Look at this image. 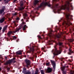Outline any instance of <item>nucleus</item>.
Masks as SVG:
<instances>
[{
  "instance_id": "412c9836",
  "label": "nucleus",
  "mask_w": 74,
  "mask_h": 74,
  "mask_svg": "<svg viewBox=\"0 0 74 74\" xmlns=\"http://www.w3.org/2000/svg\"><path fill=\"white\" fill-rule=\"evenodd\" d=\"M28 27L26 25H24L23 27V30H26V28H27Z\"/></svg>"
},
{
  "instance_id": "393cba45",
  "label": "nucleus",
  "mask_w": 74,
  "mask_h": 74,
  "mask_svg": "<svg viewBox=\"0 0 74 74\" xmlns=\"http://www.w3.org/2000/svg\"><path fill=\"white\" fill-rule=\"evenodd\" d=\"M69 73L70 74H74V71L72 70H70V72Z\"/></svg>"
},
{
  "instance_id": "864d4df0",
  "label": "nucleus",
  "mask_w": 74,
  "mask_h": 74,
  "mask_svg": "<svg viewBox=\"0 0 74 74\" xmlns=\"http://www.w3.org/2000/svg\"><path fill=\"white\" fill-rule=\"evenodd\" d=\"M0 71H1V68H0Z\"/></svg>"
},
{
  "instance_id": "4c0bfd02",
  "label": "nucleus",
  "mask_w": 74,
  "mask_h": 74,
  "mask_svg": "<svg viewBox=\"0 0 74 74\" xmlns=\"http://www.w3.org/2000/svg\"><path fill=\"white\" fill-rule=\"evenodd\" d=\"M49 63H50V62H48V63H46V64L47 66H48V65L49 64Z\"/></svg>"
},
{
  "instance_id": "4d7b16f0",
  "label": "nucleus",
  "mask_w": 74,
  "mask_h": 74,
  "mask_svg": "<svg viewBox=\"0 0 74 74\" xmlns=\"http://www.w3.org/2000/svg\"><path fill=\"white\" fill-rule=\"evenodd\" d=\"M36 14H37V12H36Z\"/></svg>"
},
{
  "instance_id": "4be33fe9",
  "label": "nucleus",
  "mask_w": 74,
  "mask_h": 74,
  "mask_svg": "<svg viewBox=\"0 0 74 74\" xmlns=\"http://www.w3.org/2000/svg\"><path fill=\"white\" fill-rule=\"evenodd\" d=\"M24 16L23 18L24 19H26V17H27V14L25 13L24 14Z\"/></svg>"
},
{
  "instance_id": "a211bd4d",
  "label": "nucleus",
  "mask_w": 74,
  "mask_h": 74,
  "mask_svg": "<svg viewBox=\"0 0 74 74\" xmlns=\"http://www.w3.org/2000/svg\"><path fill=\"white\" fill-rule=\"evenodd\" d=\"M8 64H11V61H10V60H9L8 62L5 63V65L6 66L7 65H8Z\"/></svg>"
},
{
  "instance_id": "ddd939ff",
  "label": "nucleus",
  "mask_w": 74,
  "mask_h": 74,
  "mask_svg": "<svg viewBox=\"0 0 74 74\" xmlns=\"http://www.w3.org/2000/svg\"><path fill=\"white\" fill-rule=\"evenodd\" d=\"M7 27H8V25H6L3 28L2 30V32L3 33H4V32H5V30H6L7 29Z\"/></svg>"
},
{
  "instance_id": "a18cd8bd",
  "label": "nucleus",
  "mask_w": 74,
  "mask_h": 74,
  "mask_svg": "<svg viewBox=\"0 0 74 74\" xmlns=\"http://www.w3.org/2000/svg\"><path fill=\"white\" fill-rule=\"evenodd\" d=\"M16 1H17V0H14L13 1L14 3H15Z\"/></svg>"
},
{
  "instance_id": "052dcab7",
  "label": "nucleus",
  "mask_w": 74,
  "mask_h": 74,
  "mask_svg": "<svg viewBox=\"0 0 74 74\" xmlns=\"http://www.w3.org/2000/svg\"><path fill=\"white\" fill-rule=\"evenodd\" d=\"M57 0H53V1H56Z\"/></svg>"
},
{
  "instance_id": "a19ab883",
  "label": "nucleus",
  "mask_w": 74,
  "mask_h": 74,
  "mask_svg": "<svg viewBox=\"0 0 74 74\" xmlns=\"http://www.w3.org/2000/svg\"><path fill=\"white\" fill-rule=\"evenodd\" d=\"M66 52H67V51H66V50H64V53H66Z\"/></svg>"
},
{
  "instance_id": "c85d7f7f",
  "label": "nucleus",
  "mask_w": 74,
  "mask_h": 74,
  "mask_svg": "<svg viewBox=\"0 0 74 74\" xmlns=\"http://www.w3.org/2000/svg\"><path fill=\"white\" fill-rule=\"evenodd\" d=\"M18 31H19V29H17L15 31H14V33H16V32H18Z\"/></svg>"
},
{
  "instance_id": "473e14b6",
  "label": "nucleus",
  "mask_w": 74,
  "mask_h": 74,
  "mask_svg": "<svg viewBox=\"0 0 74 74\" xmlns=\"http://www.w3.org/2000/svg\"><path fill=\"white\" fill-rule=\"evenodd\" d=\"M23 27V26L22 25H21L19 27V28H18V29H19V30H20V29H22V28Z\"/></svg>"
},
{
  "instance_id": "c9c22d12",
  "label": "nucleus",
  "mask_w": 74,
  "mask_h": 74,
  "mask_svg": "<svg viewBox=\"0 0 74 74\" xmlns=\"http://www.w3.org/2000/svg\"><path fill=\"white\" fill-rule=\"evenodd\" d=\"M37 37H38V38H40V39H42V38H41V36L39 35H38Z\"/></svg>"
},
{
  "instance_id": "c756f323",
  "label": "nucleus",
  "mask_w": 74,
  "mask_h": 74,
  "mask_svg": "<svg viewBox=\"0 0 74 74\" xmlns=\"http://www.w3.org/2000/svg\"><path fill=\"white\" fill-rule=\"evenodd\" d=\"M69 41L70 42H73L74 41V40L73 39H71L69 40Z\"/></svg>"
},
{
  "instance_id": "f257e3e1",
  "label": "nucleus",
  "mask_w": 74,
  "mask_h": 74,
  "mask_svg": "<svg viewBox=\"0 0 74 74\" xmlns=\"http://www.w3.org/2000/svg\"><path fill=\"white\" fill-rule=\"evenodd\" d=\"M72 16H73L72 15L71 16L70 14H67L66 16V21H65L64 18H61L60 19L61 21L59 20V22H62V21L63 25L66 24V25H71L72 23L70 22V21L71 19V17H72Z\"/></svg>"
},
{
  "instance_id": "58836bf2",
  "label": "nucleus",
  "mask_w": 74,
  "mask_h": 74,
  "mask_svg": "<svg viewBox=\"0 0 74 74\" xmlns=\"http://www.w3.org/2000/svg\"><path fill=\"white\" fill-rule=\"evenodd\" d=\"M49 32H50L51 33V32H53V30H52L51 29H50V30H49Z\"/></svg>"
},
{
  "instance_id": "de8ad7c7",
  "label": "nucleus",
  "mask_w": 74,
  "mask_h": 74,
  "mask_svg": "<svg viewBox=\"0 0 74 74\" xmlns=\"http://www.w3.org/2000/svg\"><path fill=\"white\" fill-rule=\"evenodd\" d=\"M42 69V68L41 67H40L39 68V70H41Z\"/></svg>"
},
{
  "instance_id": "6e6d98bb",
  "label": "nucleus",
  "mask_w": 74,
  "mask_h": 74,
  "mask_svg": "<svg viewBox=\"0 0 74 74\" xmlns=\"http://www.w3.org/2000/svg\"><path fill=\"white\" fill-rule=\"evenodd\" d=\"M70 58H73V56H71Z\"/></svg>"
},
{
  "instance_id": "bb28decb",
  "label": "nucleus",
  "mask_w": 74,
  "mask_h": 74,
  "mask_svg": "<svg viewBox=\"0 0 74 74\" xmlns=\"http://www.w3.org/2000/svg\"><path fill=\"white\" fill-rule=\"evenodd\" d=\"M56 38H58V39L60 38V36L58 35H57L56 36Z\"/></svg>"
},
{
  "instance_id": "e433bc0d",
  "label": "nucleus",
  "mask_w": 74,
  "mask_h": 74,
  "mask_svg": "<svg viewBox=\"0 0 74 74\" xmlns=\"http://www.w3.org/2000/svg\"><path fill=\"white\" fill-rule=\"evenodd\" d=\"M69 51L70 52H73V51H72L71 49L70 48L69 49Z\"/></svg>"
},
{
  "instance_id": "e2e57ef3",
  "label": "nucleus",
  "mask_w": 74,
  "mask_h": 74,
  "mask_svg": "<svg viewBox=\"0 0 74 74\" xmlns=\"http://www.w3.org/2000/svg\"><path fill=\"white\" fill-rule=\"evenodd\" d=\"M66 59H67V58L66 57Z\"/></svg>"
},
{
  "instance_id": "603ef678",
  "label": "nucleus",
  "mask_w": 74,
  "mask_h": 74,
  "mask_svg": "<svg viewBox=\"0 0 74 74\" xmlns=\"http://www.w3.org/2000/svg\"><path fill=\"white\" fill-rule=\"evenodd\" d=\"M31 19L33 20V21H34V19H33V18H32Z\"/></svg>"
},
{
  "instance_id": "f704fd0d",
  "label": "nucleus",
  "mask_w": 74,
  "mask_h": 74,
  "mask_svg": "<svg viewBox=\"0 0 74 74\" xmlns=\"http://www.w3.org/2000/svg\"><path fill=\"white\" fill-rule=\"evenodd\" d=\"M73 53V52H69L68 53V54L69 55H71V53Z\"/></svg>"
},
{
  "instance_id": "f03ea898",
  "label": "nucleus",
  "mask_w": 74,
  "mask_h": 74,
  "mask_svg": "<svg viewBox=\"0 0 74 74\" xmlns=\"http://www.w3.org/2000/svg\"><path fill=\"white\" fill-rule=\"evenodd\" d=\"M54 48L55 49L53 50L52 51V52H54L53 53V54L54 55L53 57V59L55 58V56H58V55H59V54H60V53H62V49L60 48V51L57 50L56 45L54 47Z\"/></svg>"
},
{
  "instance_id": "1a4fd4ad",
  "label": "nucleus",
  "mask_w": 74,
  "mask_h": 74,
  "mask_svg": "<svg viewBox=\"0 0 74 74\" xmlns=\"http://www.w3.org/2000/svg\"><path fill=\"white\" fill-rule=\"evenodd\" d=\"M5 8V6H3L2 7V9L0 10V15L2 14V15H4L5 14L4 10Z\"/></svg>"
},
{
  "instance_id": "f8f14e48",
  "label": "nucleus",
  "mask_w": 74,
  "mask_h": 74,
  "mask_svg": "<svg viewBox=\"0 0 74 74\" xmlns=\"http://www.w3.org/2000/svg\"><path fill=\"white\" fill-rule=\"evenodd\" d=\"M57 45H58L59 46H61V47H60L59 49H60V48H61V49H62V47H63V43L61 42L58 41V43H57Z\"/></svg>"
},
{
  "instance_id": "5701e85b",
  "label": "nucleus",
  "mask_w": 74,
  "mask_h": 74,
  "mask_svg": "<svg viewBox=\"0 0 74 74\" xmlns=\"http://www.w3.org/2000/svg\"><path fill=\"white\" fill-rule=\"evenodd\" d=\"M52 42H53L52 40H49L48 42V44L49 45H51V44H52Z\"/></svg>"
},
{
  "instance_id": "680f3d73",
  "label": "nucleus",
  "mask_w": 74,
  "mask_h": 74,
  "mask_svg": "<svg viewBox=\"0 0 74 74\" xmlns=\"http://www.w3.org/2000/svg\"><path fill=\"white\" fill-rule=\"evenodd\" d=\"M63 63H64V61H63Z\"/></svg>"
},
{
  "instance_id": "f3484780",
  "label": "nucleus",
  "mask_w": 74,
  "mask_h": 74,
  "mask_svg": "<svg viewBox=\"0 0 74 74\" xmlns=\"http://www.w3.org/2000/svg\"><path fill=\"white\" fill-rule=\"evenodd\" d=\"M16 55H22V51H18L16 53Z\"/></svg>"
},
{
  "instance_id": "aec40b11",
  "label": "nucleus",
  "mask_w": 74,
  "mask_h": 74,
  "mask_svg": "<svg viewBox=\"0 0 74 74\" xmlns=\"http://www.w3.org/2000/svg\"><path fill=\"white\" fill-rule=\"evenodd\" d=\"M4 2H5V4H8V2L10 1V0H4ZM2 1V0H0V1Z\"/></svg>"
},
{
  "instance_id": "79ce46f5",
  "label": "nucleus",
  "mask_w": 74,
  "mask_h": 74,
  "mask_svg": "<svg viewBox=\"0 0 74 74\" xmlns=\"http://www.w3.org/2000/svg\"><path fill=\"white\" fill-rule=\"evenodd\" d=\"M10 68H8L7 69V70H8V71H9L10 70Z\"/></svg>"
},
{
  "instance_id": "72a5a7b5",
  "label": "nucleus",
  "mask_w": 74,
  "mask_h": 74,
  "mask_svg": "<svg viewBox=\"0 0 74 74\" xmlns=\"http://www.w3.org/2000/svg\"><path fill=\"white\" fill-rule=\"evenodd\" d=\"M17 13H18L16 12L15 13L13 14V16H16V15H18Z\"/></svg>"
},
{
  "instance_id": "39448f33",
  "label": "nucleus",
  "mask_w": 74,
  "mask_h": 74,
  "mask_svg": "<svg viewBox=\"0 0 74 74\" xmlns=\"http://www.w3.org/2000/svg\"><path fill=\"white\" fill-rule=\"evenodd\" d=\"M70 3H69V4L68 5H66L65 4L64 5H62V8L64 10H66L68 11H69V9H70Z\"/></svg>"
},
{
  "instance_id": "cd10ccee",
  "label": "nucleus",
  "mask_w": 74,
  "mask_h": 74,
  "mask_svg": "<svg viewBox=\"0 0 74 74\" xmlns=\"http://www.w3.org/2000/svg\"><path fill=\"white\" fill-rule=\"evenodd\" d=\"M38 71H39L38 70V69H37L36 70V71H35V74H38Z\"/></svg>"
},
{
  "instance_id": "dca6fc26",
  "label": "nucleus",
  "mask_w": 74,
  "mask_h": 74,
  "mask_svg": "<svg viewBox=\"0 0 74 74\" xmlns=\"http://www.w3.org/2000/svg\"><path fill=\"white\" fill-rule=\"evenodd\" d=\"M5 21V17H3L0 20V23H3Z\"/></svg>"
},
{
  "instance_id": "49530a36",
  "label": "nucleus",
  "mask_w": 74,
  "mask_h": 74,
  "mask_svg": "<svg viewBox=\"0 0 74 74\" xmlns=\"http://www.w3.org/2000/svg\"><path fill=\"white\" fill-rule=\"evenodd\" d=\"M5 59H6V60H7V57H5Z\"/></svg>"
},
{
  "instance_id": "0e129e2a",
  "label": "nucleus",
  "mask_w": 74,
  "mask_h": 74,
  "mask_svg": "<svg viewBox=\"0 0 74 74\" xmlns=\"http://www.w3.org/2000/svg\"><path fill=\"white\" fill-rule=\"evenodd\" d=\"M44 36V35L42 34V36Z\"/></svg>"
},
{
  "instance_id": "a878e982",
  "label": "nucleus",
  "mask_w": 74,
  "mask_h": 74,
  "mask_svg": "<svg viewBox=\"0 0 74 74\" xmlns=\"http://www.w3.org/2000/svg\"><path fill=\"white\" fill-rule=\"evenodd\" d=\"M25 74H31V72L29 71H27Z\"/></svg>"
},
{
  "instance_id": "6ab92c4d",
  "label": "nucleus",
  "mask_w": 74,
  "mask_h": 74,
  "mask_svg": "<svg viewBox=\"0 0 74 74\" xmlns=\"http://www.w3.org/2000/svg\"><path fill=\"white\" fill-rule=\"evenodd\" d=\"M12 33V31H9L8 32V33L7 34V35L9 37H10L11 34Z\"/></svg>"
},
{
  "instance_id": "2eb2a0df",
  "label": "nucleus",
  "mask_w": 74,
  "mask_h": 74,
  "mask_svg": "<svg viewBox=\"0 0 74 74\" xmlns=\"http://www.w3.org/2000/svg\"><path fill=\"white\" fill-rule=\"evenodd\" d=\"M14 60H15V58H13L12 59L10 60H9L10 61V64L12 62L14 63H15V62H16V61Z\"/></svg>"
},
{
  "instance_id": "5fc2aeb1",
  "label": "nucleus",
  "mask_w": 74,
  "mask_h": 74,
  "mask_svg": "<svg viewBox=\"0 0 74 74\" xmlns=\"http://www.w3.org/2000/svg\"><path fill=\"white\" fill-rule=\"evenodd\" d=\"M44 51L45 52H46V51L45 50H44Z\"/></svg>"
},
{
  "instance_id": "ea45409f",
  "label": "nucleus",
  "mask_w": 74,
  "mask_h": 74,
  "mask_svg": "<svg viewBox=\"0 0 74 74\" xmlns=\"http://www.w3.org/2000/svg\"><path fill=\"white\" fill-rule=\"evenodd\" d=\"M16 20L19 21V17H17L16 18Z\"/></svg>"
},
{
  "instance_id": "bf43d9fd",
  "label": "nucleus",
  "mask_w": 74,
  "mask_h": 74,
  "mask_svg": "<svg viewBox=\"0 0 74 74\" xmlns=\"http://www.w3.org/2000/svg\"><path fill=\"white\" fill-rule=\"evenodd\" d=\"M14 25H16V23H14Z\"/></svg>"
},
{
  "instance_id": "c03bdc74",
  "label": "nucleus",
  "mask_w": 74,
  "mask_h": 74,
  "mask_svg": "<svg viewBox=\"0 0 74 74\" xmlns=\"http://www.w3.org/2000/svg\"><path fill=\"white\" fill-rule=\"evenodd\" d=\"M1 29H2V27H0V31L1 30Z\"/></svg>"
},
{
  "instance_id": "3c124183",
  "label": "nucleus",
  "mask_w": 74,
  "mask_h": 74,
  "mask_svg": "<svg viewBox=\"0 0 74 74\" xmlns=\"http://www.w3.org/2000/svg\"><path fill=\"white\" fill-rule=\"evenodd\" d=\"M24 24H25V23L23 22L22 23V25H24Z\"/></svg>"
},
{
  "instance_id": "7c9ffc66",
  "label": "nucleus",
  "mask_w": 74,
  "mask_h": 74,
  "mask_svg": "<svg viewBox=\"0 0 74 74\" xmlns=\"http://www.w3.org/2000/svg\"><path fill=\"white\" fill-rule=\"evenodd\" d=\"M40 73L41 74H45L44 72V70H40Z\"/></svg>"
},
{
  "instance_id": "37998d69",
  "label": "nucleus",
  "mask_w": 74,
  "mask_h": 74,
  "mask_svg": "<svg viewBox=\"0 0 74 74\" xmlns=\"http://www.w3.org/2000/svg\"><path fill=\"white\" fill-rule=\"evenodd\" d=\"M18 41H19V39H18L16 40V41L17 42H18Z\"/></svg>"
},
{
  "instance_id": "13d9d810",
  "label": "nucleus",
  "mask_w": 74,
  "mask_h": 74,
  "mask_svg": "<svg viewBox=\"0 0 74 74\" xmlns=\"http://www.w3.org/2000/svg\"><path fill=\"white\" fill-rule=\"evenodd\" d=\"M69 60L70 62H71V60Z\"/></svg>"
},
{
  "instance_id": "338daca9",
  "label": "nucleus",
  "mask_w": 74,
  "mask_h": 74,
  "mask_svg": "<svg viewBox=\"0 0 74 74\" xmlns=\"http://www.w3.org/2000/svg\"><path fill=\"white\" fill-rule=\"evenodd\" d=\"M58 27V26H56V27Z\"/></svg>"
},
{
  "instance_id": "423d86ee",
  "label": "nucleus",
  "mask_w": 74,
  "mask_h": 74,
  "mask_svg": "<svg viewBox=\"0 0 74 74\" xmlns=\"http://www.w3.org/2000/svg\"><path fill=\"white\" fill-rule=\"evenodd\" d=\"M25 3L24 1H22L20 2V6L21 7L19 8L18 10L19 11H22L23 10H24L25 8V6H24V7H23V3Z\"/></svg>"
},
{
  "instance_id": "b1692460",
  "label": "nucleus",
  "mask_w": 74,
  "mask_h": 74,
  "mask_svg": "<svg viewBox=\"0 0 74 74\" xmlns=\"http://www.w3.org/2000/svg\"><path fill=\"white\" fill-rule=\"evenodd\" d=\"M38 2H39V1L37 0L35 1L34 3V5H36L38 3Z\"/></svg>"
},
{
  "instance_id": "2f4dec72",
  "label": "nucleus",
  "mask_w": 74,
  "mask_h": 74,
  "mask_svg": "<svg viewBox=\"0 0 74 74\" xmlns=\"http://www.w3.org/2000/svg\"><path fill=\"white\" fill-rule=\"evenodd\" d=\"M12 37L13 40H16V37L15 36H12Z\"/></svg>"
},
{
  "instance_id": "4468645a",
  "label": "nucleus",
  "mask_w": 74,
  "mask_h": 74,
  "mask_svg": "<svg viewBox=\"0 0 74 74\" xmlns=\"http://www.w3.org/2000/svg\"><path fill=\"white\" fill-rule=\"evenodd\" d=\"M23 71H22V73L24 74H25L26 73V72L27 71V70L26 68H25V67H24L23 69Z\"/></svg>"
},
{
  "instance_id": "774afa93",
  "label": "nucleus",
  "mask_w": 74,
  "mask_h": 74,
  "mask_svg": "<svg viewBox=\"0 0 74 74\" xmlns=\"http://www.w3.org/2000/svg\"><path fill=\"white\" fill-rule=\"evenodd\" d=\"M27 56H29V55H28Z\"/></svg>"
},
{
  "instance_id": "8fccbe9b",
  "label": "nucleus",
  "mask_w": 74,
  "mask_h": 74,
  "mask_svg": "<svg viewBox=\"0 0 74 74\" xmlns=\"http://www.w3.org/2000/svg\"><path fill=\"white\" fill-rule=\"evenodd\" d=\"M42 50H44V48L43 47H42Z\"/></svg>"
},
{
  "instance_id": "0eeeda50",
  "label": "nucleus",
  "mask_w": 74,
  "mask_h": 74,
  "mask_svg": "<svg viewBox=\"0 0 74 74\" xmlns=\"http://www.w3.org/2000/svg\"><path fill=\"white\" fill-rule=\"evenodd\" d=\"M50 61L53 66V71H55V69H56V63H55V62L53 60H51Z\"/></svg>"
},
{
  "instance_id": "20e7f679",
  "label": "nucleus",
  "mask_w": 74,
  "mask_h": 74,
  "mask_svg": "<svg viewBox=\"0 0 74 74\" xmlns=\"http://www.w3.org/2000/svg\"><path fill=\"white\" fill-rule=\"evenodd\" d=\"M66 65L67 64H66V65H64V66L61 68V71H62V73L63 74H66V71H69V69H67V68L69 67V66ZM66 69V71L65 70Z\"/></svg>"
},
{
  "instance_id": "6e6552de",
  "label": "nucleus",
  "mask_w": 74,
  "mask_h": 74,
  "mask_svg": "<svg viewBox=\"0 0 74 74\" xmlns=\"http://www.w3.org/2000/svg\"><path fill=\"white\" fill-rule=\"evenodd\" d=\"M24 61L26 64V66L27 67H28L30 65V61L27 59H25Z\"/></svg>"
},
{
  "instance_id": "69168bd1",
  "label": "nucleus",
  "mask_w": 74,
  "mask_h": 74,
  "mask_svg": "<svg viewBox=\"0 0 74 74\" xmlns=\"http://www.w3.org/2000/svg\"><path fill=\"white\" fill-rule=\"evenodd\" d=\"M27 19H29V17H28V18H27Z\"/></svg>"
},
{
  "instance_id": "9d476101",
  "label": "nucleus",
  "mask_w": 74,
  "mask_h": 74,
  "mask_svg": "<svg viewBox=\"0 0 74 74\" xmlns=\"http://www.w3.org/2000/svg\"><path fill=\"white\" fill-rule=\"evenodd\" d=\"M34 49L33 48H30V50L27 51V53H32V55L34 53Z\"/></svg>"
},
{
  "instance_id": "9b49d317",
  "label": "nucleus",
  "mask_w": 74,
  "mask_h": 74,
  "mask_svg": "<svg viewBox=\"0 0 74 74\" xmlns=\"http://www.w3.org/2000/svg\"><path fill=\"white\" fill-rule=\"evenodd\" d=\"M45 71L47 73H51V72L52 71V68L50 67H47V69L46 70H45Z\"/></svg>"
},
{
  "instance_id": "09e8293b",
  "label": "nucleus",
  "mask_w": 74,
  "mask_h": 74,
  "mask_svg": "<svg viewBox=\"0 0 74 74\" xmlns=\"http://www.w3.org/2000/svg\"><path fill=\"white\" fill-rule=\"evenodd\" d=\"M33 58V57H30V59H32Z\"/></svg>"
},
{
  "instance_id": "7ed1b4c3",
  "label": "nucleus",
  "mask_w": 74,
  "mask_h": 74,
  "mask_svg": "<svg viewBox=\"0 0 74 74\" xmlns=\"http://www.w3.org/2000/svg\"><path fill=\"white\" fill-rule=\"evenodd\" d=\"M46 6L47 5L49 7H51V4L49 3L46 2V3H42L40 4V6H38L35 8V10H38V9L40 8H41L42 7H43V6Z\"/></svg>"
}]
</instances>
